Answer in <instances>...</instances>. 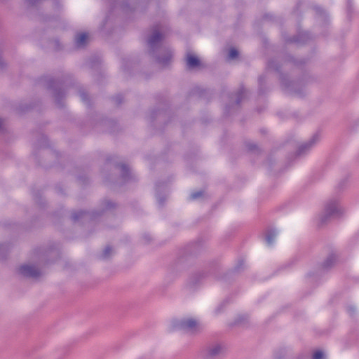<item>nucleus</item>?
I'll list each match as a JSON object with an SVG mask.
<instances>
[{
  "label": "nucleus",
  "mask_w": 359,
  "mask_h": 359,
  "mask_svg": "<svg viewBox=\"0 0 359 359\" xmlns=\"http://www.w3.org/2000/svg\"><path fill=\"white\" fill-rule=\"evenodd\" d=\"M344 209L341 206L337 199H331L325 205L323 214L320 217V223L326 224L332 218L340 217L343 215Z\"/></svg>",
  "instance_id": "f257e3e1"
},
{
  "label": "nucleus",
  "mask_w": 359,
  "mask_h": 359,
  "mask_svg": "<svg viewBox=\"0 0 359 359\" xmlns=\"http://www.w3.org/2000/svg\"><path fill=\"white\" fill-rule=\"evenodd\" d=\"M171 327L174 330L194 333L198 329V321L197 319L191 317L174 319L171 322Z\"/></svg>",
  "instance_id": "f03ea898"
},
{
  "label": "nucleus",
  "mask_w": 359,
  "mask_h": 359,
  "mask_svg": "<svg viewBox=\"0 0 359 359\" xmlns=\"http://www.w3.org/2000/svg\"><path fill=\"white\" fill-rule=\"evenodd\" d=\"M330 19L328 13L322 7H316V28L319 34L325 35L329 30Z\"/></svg>",
  "instance_id": "7ed1b4c3"
},
{
  "label": "nucleus",
  "mask_w": 359,
  "mask_h": 359,
  "mask_svg": "<svg viewBox=\"0 0 359 359\" xmlns=\"http://www.w3.org/2000/svg\"><path fill=\"white\" fill-rule=\"evenodd\" d=\"M226 346L222 343H212L206 346L202 351L204 359H216L224 354Z\"/></svg>",
  "instance_id": "20e7f679"
},
{
  "label": "nucleus",
  "mask_w": 359,
  "mask_h": 359,
  "mask_svg": "<svg viewBox=\"0 0 359 359\" xmlns=\"http://www.w3.org/2000/svg\"><path fill=\"white\" fill-rule=\"evenodd\" d=\"M19 273L27 278H38L42 275V271L36 265L32 264H27L21 266L19 268Z\"/></svg>",
  "instance_id": "39448f33"
},
{
  "label": "nucleus",
  "mask_w": 359,
  "mask_h": 359,
  "mask_svg": "<svg viewBox=\"0 0 359 359\" xmlns=\"http://www.w3.org/2000/svg\"><path fill=\"white\" fill-rule=\"evenodd\" d=\"M162 40L163 35L160 34L159 31L157 29L153 30L151 34L147 39V43L150 48V51H154L155 48L160 46Z\"/></svg>",
  "instance_id": "423d86ee"
},
{
  "label": "nucleus",
  "mask_w": 359,
  "mask_h": 359,
  "mask_svg": "<svg viewBox=\"0 0 359 359\" xmlns=\"http://www.w3.org/2000/svg\"><path fill=\"white\" fill-rule=\"evenodd\" d=\"M186 64L189 69H194L200 66L201 62L196 55L189 53L186 57Z\"/></svg>",
  "instance_id": "0eeeda50"
},
{
  "label": "nucleus",
  "mask_w": 359,
  "mask_h": 359,
  "mask_svg": "<svg viewBox=\"0 0 359 359\" xmlns=\"http://www.w3.org/2000/svg\"><path fill=\"white\" fill-rule=\"evenodd\" d=\"M338 261L337 255L334 253H331L327 256L326 259L323 262L322 266L325 269H329L334 266Z\"/></svg>",
  "instance_id": "6e6552de"
},
{
  "label": "nucleus",
  "mask_w": 359,
  "mask_h": 359,
  "mask_svg": "<svg viewBox=\"0 0 359 359\" xmlns=\"http://www.w3.org/2000/svg\"><path fill=\"white\" fill-rule=\"evenodd\" d=\"M88 41V35L86 33H81L76 37V45L79 48L83 47Z\"/></svg>",
  "instance_id": "1a4fd4ad"
},
{
  "label": "nucleus",
  "mask_w": 359,
  "mask_h": 359,
  "mask_svg": "<svg viewBox=\"0 0 359 359\" xmlns=\"http://www.w3.org/2000/svg\"><path fill=\"white\" fill-rule=\"evenodd\" d=\"M171 58H172V53H171L170 50H166L165 52L164 57L158 58V62L159 64L165 66L170 62V61L171 60Z\"/></svg>",
  "instance_id": "9d476101"
},
{
  "label": "nucleus",
  "mask_w": 359,
  "mask_h": 359,
  "mask_svg": "<svg viewBox=\"0 0 359 359\" xmlns=\"http://www.w3.org/2000/svg\"><path fill=\"white\" fill-rule=\"evenodd\" d=\"M276 236V233L274 231L269 232L268 233V235L266 236V238L267 244L269 245H272L275 241Z\"/></svg>",
  "instance_id": "9b49d317"
},
{
  "label": "nucleus",
  "mask_w": 359,
  "mask_h": 359,
  "mask_svg": "<svg viewBox=\"0 0 359 359\" xmlns=\"http://www.w3.org/2000/svg\"><path fill=\"white\" fill-rule=\"evenodd\" d=\"M112 253V249L109 246H107L104 250H103V252L102 254V257L103 259H107L110 257V255Z\"/></svg>",
  "instance_id": "f8f14e48"
},
{
  "label": "nucleus",
  "mask_w": 359,
  "mask_h": 359,
  "mask_svg": "<svg viewBox=\"0 0 359 359\" xmlns=\"http://www.w3.org/2000/svg\"><path fill=\"white\" fill-rule=\"evenodd\" d=\"M238 56V50L234 48H231L230 50H229V55H228V57L229 60H234L236 59L237 57Z\"/></svg>",
  "instance_id": "ddd939ff"
},
{
  "label": "nucleus",
  "mask_w": 359,
  "mask_h": 359,
  "mask_svg": "<svg viewBox=\"0 0 359 359\" xmlns=\"http://www.w3.org/2000/svg\"><path fill=\"white\" fill-rule=\"evenodd\" d=\"M203 194H204V192L203 191H195L191 194L190 197L191 199H194V200L197 199V198L201 197L202 196H203Z\"/></svg>",
  "instance_id": "4468645a"
},
{
  "label": "nucleus",
  "mask_w": 359,
  "mask_h": 359,
  "mask_svg": "<svg viewBox=\"0 0 359 359\" xmlns=\"http://www.w3.org/2000/svg\"><path fill=\"white\" fill-rule=\"evenodd\" d=\"M316 359H326V355L323 351L316 350Z\"/></svg>",
  "instance_id": "2eb2a0df"
},
{
  "label": "nucleus",
  "mask_w": 359,
  "mask_h": 359,
  "mask_svg": "<svg viewBox=\"0 0 359 359\" xmlns=\"http://www.w3.org/2000/svg\"><path fill=\"white\" fill-rule=\"evenodd\" d=\"M121 169L123 177H126V174L129 172L128 167L125 165H122Z\"/></svg>",
  "instance_id": "dca6fc26"
},
{
  "label": "nucleus",
  "mask_w": 359,
  "mask_h": 359,
  "mask_svg": "<svg viewBox=\"0 0 359 359\" xmlns=\"http://www.w3.org/2000/svg\"><path fill=\"white\" fill-rule=\"evenodd\" d=\"M7 251V246L5 245H0V258L2 257L3 253Z\"/></svg>",
  "instance_id": "f3484780"
},
{
  "label": "nucleus",
  "mask_w": 359,
  "mask_h": 359,
  "mask_svg": "<svg viewBox=\"0 0 359 359\" xmlns=\"http://www.w3.org/2000/svg\"><path fill=\"white\" fill-rule=\"evenodd\" d=\"M248 320L247 316H241L238 318V323H242Z\"/></svg>",
  "instance_id": "a211bd4d"
},
{
  "label": "nucleus",
  "mask_w": 359,
  "mask_h": 359,
  "mask_svg": "<svg viewBox=\"0 0 359 359\" xmlns=\"http://www.w3.org/2000/svg\"><path fill=\"white\" fill-rule=\"evenodd\" d=\"M346 182V180H341L339 183V187H341L342 186L345 185Z\"/></svg>",
  "instance_id": "6ab92c4d"
},
{
  "label": "nucleus",
  "mask_w": 359,
  "mask_h": 359,
  "mask_svg": "<svg viewBox=\"0 0 359 359\" xmlns=\"http://www.w3.org/2000/svg\"><path fill=\"white\" fill-rule=\"evenodd\" d=\"M40 0H27V1L29 3V4H34L36 3H38Z\"/></svg>",
  "instance_id": "aec40b11"
},
{
  "label": "nucleus",
  "mask_w": 359,
  "mask_h": 359,
  "mask_svg": "<svg viewBox=\"0 0 359 359\" xmlns=\"http://www.w3.org/2000/svg\"><path fill=\"white\" fill-rule=\"evenodd\" d=\"M5 66L4 61L0 58V68H3Z\"/></svg>",
  "instance_id": "412c9836"
},
{
  "label": "nucleus",
  "mask_w": 359,
  "mask_h": 359,
  "mask_svg": "<svg viewBox=\"0 0 359 359\" xmlns=\"http://www.w3.org/2000/svg\"><path fill=\"white\" fill-rule=\"evenodd\" d=\"M348 311L350 312V313H354V311H355V309H354V308H353V307H350V308L348 309Z\"/></svg>",
  "instance_id": "4be33fe9"
},
{
  "label": "nucleus",
  "mask_w": 359,
  "mask_h": 359,
  "mask_svg": "<svg viewBox=\"0 0 359 359\" xmlns=\"http://www.w3.org/2000/svg\"><path fill=\"white\" fill-rule=\"evenodd\" d=\"M81 98H82V100H83V101H85V100H86V95H85L84 94H82V95H81Z\"/></svg>",
  "instance_id": "5701e85b"
},
{
  "label": "nucleus",
  "mask_w": 359,
  "mask_h": 359,
  "mask_svg": "<svg viewBox=\"0 0 359 359\" xmlns=\"http://www.w3.org/2000/svg\"><path fill=\"white\" fill-rule=\"evenodd\" d=\"M73 217H74V219L76 220V219H78V217H78L76 215H74L73 216Z\"/></svg>",
  "instance_id": "b1692460"
}]
</instances>
